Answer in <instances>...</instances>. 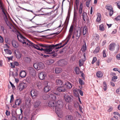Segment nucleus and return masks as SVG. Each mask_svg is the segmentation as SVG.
I'll list each match as a JSON object with an SVG mask.
<instances>
[{"label":"nucleus","instance_id":"obj_1","mask_svg":"<svg viewBox=\"0 0 120 120\" xmlns=\"http://www.w3.org/2000/svg\"><path fill=\"white\" fill-rule=\"evenodd\" d=\"M50 100L48 103L49 106L52 107H55L56 113L59 117H61L62 114V112L61 110L63 106L62 101L59 100L56 102H55L56 98L55 95L52 94L49 96Z\"/></svg>","mask_w":120,"mask_h":120},{"label":"nucleus","instance_id":"obj_2","mask_svg":"<svg viewBox=\"0 0 120 120\" xmlns=\"http://www.w3.org/2000/svg\"><path fill=\"white\" fill-rule=\"evenodd\" d=\"M19 41L22 43L23 45L25 46H28L30 41L27 39L22 34H20L17 36Z\"/></svg>","mask_w":120,"mask_h":120},{"label":"nucleus","instance_id":"obj_3","mask_svg":"<svg viewBox=\"0 0 120 120\" xmlns=\"http://www.w3.org/2000/svg\"><path fill=\"white\" fill-rule=\"evenodd\" d=\"M1 9L2 12L4 13L5 17L4 18L5 21L6 22L8 21V20L6 14V11L5 9L4 6L2 1L0 0V10Z\"/></svg>","mask_w":120,"mask_h":120},{"label":"nucleus","instance_id":"obj_4","mask_svg":"<svg viewBox=\"0 0 120 120\" xmlns=\"http://www.w3.org/2000/svg\"><path fill=\"white\" fill-rule=\"evenodd\" d=\"M105 8L109 11V15L110 16L112 15L113 13L112 6L108 4L105 6Z\"/></svg>","mask_w":120,"mask_h":120},{"label":"nucleus","instance_id":"obj_5","mask_svg":"<svg viewBox=\"0 0 120 120\" xmlns=\"http://www.w3.org/2000/svg\"><path fill=\"white\" fill-rule=\"evenodd\" d=\"M72 96L70 95H65L64 96V99L68 103H70L72 101Z\"/></svg>","mask_w":120,"mask_h":120},{"label":"nucleus","instance_id":"obj_6","mask_svg":"<svg viewBox=\"0 0 120 120\" xmlns=\"http://www.w3.org/2000/svg\"><path fill=\"white\" fill-rule=\"evenodd\" d=\"M81 30L80 29L79 30H78L74 31V35L76 39L78 40L79 39L81 35Z\"/></svg>","mask_w":120,"mask_h":120},{"label":"nucleus","instance_id":"obj_7","mask_svg":"<svg viewBox=\"0 0 120 120\" xmlns=\"http://www.w3.org/2000/svg\"><path fill=\"white\" fill-rule=\"evenodd\" d=\"M27 86L26 84L24 83H20L18 87V89L20 91L22 90L23 89Z\"/></svg>","mask_w":120,"mask_h":120},{"label":"nucleus","instance_id":"obj_8","mask_svg":"<svg viewBox=\"0 0 120 120\" xmlns=\"http://www.w3.org/2000/svg\"><path fill=\"white\" fill-rule=\"evenodd\" d=\"M53 45H52L49 46L48 47H47L45 49V52L46 53L48 52H49L51 51L53 49H55Z\"/></svg>","mask_w":120,"mask_h":120},{"label":"nucleus","instance_id":"obj_9","mask_svg":"<svg viewBox=\"0 0 120 120\" xmlns=\"http://www.w3.org/2000/svg\"><path fill=\"white\" fill-rule=\"evenodd\" d=\"M30 93L31 96L35 98L38 95V92L36 90H33L31 91Z\"/></svg>","mask_w":120,"mask_h":120},{"label":"nucleus","instance_id":"obj_10","mask_svg":"<svg viewBox=\"0 0 120 120\" xmlns=\"http://www.w3.org/2000/svg\"><path fill=\"white\" fill-rule=\"evenodd\" d=\"M29 72L30 74L32 76H34L36 75V71L33 68L30 67L29 68Z\"/></svg>","mask_w":120,"mask_h":120},{"label":"nucleus","instance_id":"obj_11","mask_svg":"<svg viewBox=\"0 0 120 120\" xmlns=\"http://www.w3.org/2000/svg\"><path fill=\"white\" fill-rule=\"evenodd\" d=\"M57 90L60 92H63L65 91L66 89L64 86H60L57 88Z\"/></svg>","mask_w":120,"mask_h":120},{"label":"nucleus","instance_id":"obj_12","mask_svg":"<svg viewBox=\"0 0 120 120\" xmlns=\"http://www.w3.org/2000/svg\"><path fill=\"white\" fill-rule=\"evenodd\" d=\"M115 44L114 43H111L109 45V49L111 51L114 50L115 46Z\"/></svg>","mask_w":120,"mask_h":120},{"label":"nucleus","instance_id":"obj_13","mask_svg":"<svg viewBox=\"0 0 120 120\" xmlns=\"http://www.w3.org/2000/svg\"><path fill=\"white\" fill-rule=\"evenodd\" d=\"M16 58L18 59H19L22 56V54L18 50H16L14 52Z\"/></svg>","mask_w":120,"mask_h":120},{"label":"nucleus","instance_id":"obj_14","mask_svg":"<svg viewBox=\"0 0 120 120\" xmlns=\"http://www.w3.org/2000/svg\"><path fill=\"white\" fill-rule=\"evenodd\" d=\"M38 77L41 80H43L45 79L46 75L45 73L42 72L38 74Z\"/></svg>","mask_w":120,"mask_h":120},{"label":"nucleus","instance_id":"obj_15","mask_svg":"<svg viewBox=\"0 0 120 120\" xmlns=\"http://www.w3.org/2000/svg\"><path fill=\"white\" fill-rule=\"evenodd\" d=\"M29 44L28 46H32L38 50H40L39 47L38 45L33 43L31 41H30Z\"/></svg>","mask_w":120,"mask_h":120},{"label":"nucleus","instance_id":"obj_16","mask_svg":"<svg viewBox=\"0 0 120 120\" xmlns=\"http://www.w3.org/2000/svg\"><path fill=\"white\" fill-rule=\"evenodd\" d=\"M82 19L85 21H86L85 20L87 19L88 18L87 13L84 11L82 12Z\"/></svg>","mask_w":120,"mask_h":120},{"label":"nucleus","instance_id":"obj_17","mask_svg":"<svg viewBox=\"0 0 120 120\" xmlns=\"http://www.w3.org/2000/svg\"><path fill=\"white\" fill-rule=\"evenodd\" d=\"M64 85V86L66 85L67 88L68 89H70L72 87V85L71 83L68 81L66 82Z\"/></svg>","mask_w":120,"mask_h":120},{"label":"nucleus","instance_id":"obj_18","mask_svg":"<svg viewBox=\"0 0 120 120\" xmlns=\"http://www.w3.org/2000/svg\"><path fill=\"white\" fill-rule=\"evenodd\" d=\"M41 103V102L38 100H37L34 104V106L35 108L38 107Z\"/></svg>","mask_w":120,"mask_h":120},{"label":"nucleus","instance_id":"obj_19","mask_svg":"<svg viewBox=\"0 0 120 120\" xmlns=\"http://www.w3.org/2000/svg\"><path fill=\"white\" fill-rule=\"evenodd\" d=\"M56 84L58 85H61L63 83V82L61 80L59 79H57L56 80Z\"/></svg>","mask_w":120,"mask_h":120},{"label":"nucleus","instance_id":"obj_20","mask_svg":"<svg viewBox=\"0 0 120 120\" xmlns=\"http://www.w3.org/2000/svg\"><path fill=\"white\" fill-rule=\"evenodd\" d=\"M97 15L98 17L96 19L97 21L98 22L100 23L101 22V15L99 13L97 14Z\"/></svg>","mask_w":120,"mask_h":120},{"label":"nucleus","instance_id":"obj_21","mask_svg":"<svg viewBox=\"0 0 120 120\" xmlns=\"http://www.w3.org/2000/svg\"><path fill=\"white\" fill-rule=\"evenodd\" d=\"M23 60L25 62L29 63L31 61V59L29 57H25L23 58Z\"/></svg>","mask_w":120,"mask_h":120},{"label":"nucleus","instance_id":"obj_22","mask_svg":"<svg viewBox=\"0 0 120 120\" xmlns=\"http://www.w3.org/2000/svg\"><path fill=\"white\" fill-rule=\"evenodd\" d=\"M74 16H73V20L74 21H76L77 20V11L75 10V8L74 9Z\"/></svg>","mask_w":120,"mask_h":120},{"label":"nucleus","instance_id":"obj_23","mask_svg":"<svg viewBox=\"0 0 120 120\" xmlns=\"http://www.w3.org/2000/svg\"><path fill=\"white\" fill-rule=\"evenodd\" d=\"M69 39L66 38L65 40L63 41H64V42L63 43H64V44L60 46V47H58V48H60L64 46L65 45H66L68 41H69Z\"/></svg>","mask_w":120,"mask_h":120},{"label":"nucleus","instance_id":"obj_24","mask_svg":"<svg viewBox=\"0 0 120 120\" xmlns=\"http://www.w3.org/2000/svg\"><path fill=\"white\" fill-rule=\"evenodd\" d=\"M83 7V4L82 3H81L79 6V15H81L82 12Z\"/></svg>","mask_w":120,"mask_h":120},{"label":"nucleus","instance_id":"obj_25","mask_svg":"<svg viewBox=\"0 0 120 120\" xmlns=\"http://www.w3.org/2000/svg\"><path fill=\"white\" fill-rule=\"evenodd\" d=\"M87 30V27L86 26H85L82 30V34L83 35H85L86 34Z\"/></svg>","mask_w":120,"mask_h":120},{"label":"nucleus","instance_id":"obj_26","mask_svg":"<svg viewBox=\"0 0 120 120\" xmlns=\"http://www.w3.org/2000/svg\"><path fill=\"white\" fill-rule=\"evenodd\" d=\"M96 76L98 78L101 77L103 76L102 73L100 71H98L96 73Z\"/></svg>","mask_w":120,"mask_h":120},{"label":"nucleus","instance_id":"obj_27","mask_svg":"<svg viewBox=\"0 0 120 120\" xmlns=\"http://www.w3.org/2000/svg\"><path fill=\"white\" fill-rule=\"evenodd\" d=\"M26 72L24 71H21L20 73V76L22 78L25 77L26 75Z\"/></svg>","mask_w":120,"mask_h":120},{"label":"nucleus","instance_id":"obj_28","mask_svg":"<svg viewBox=\"0 0 120 120\" xmlns=\"http://www.w3.org/2000/svg\"><path fill=\"white\" fill-rule=\"evenodd\" d=\"M38 70L43 68L44 67V64L42 62H39L38 63Z\"/></svg>","mask_w":120,"mask_h":120},{"label":"nucleus","instance_id":"obj_29","mask_svg":"<svg viewBox=\"0 0 120 120\" xmlns=\"http://www.w3.org/2000/svg\"><path fill=\"white\" fill-rule=\"evenodd\" d=\"M12 44L13 46L15 48H17L18 45L17 42L15 41H13L12 42Z\"/></svg>","mask_w":120,"mask_h":120},{"label":"nucleus","instance_id":"obj_30","mask_svg":"<svg viewBox=\"0 0 120 120\" xmlns=\"http://www.w3.org/2000/svg\"><path fill=\"white\" fill-rule=\"evenodd\" d=\"M73 116L71 115L67 116L66 117L65 120H73Z\"/></svg>","mask_w":120,"mask_h":120},{"label":"nucleus","instance_id":"obj_31","mask_svg":"<svg viewBox=\"0 0 120 120\" xmlns=\"http://www.w3.org/2000/svg\"><path fill=\"white\" fill-rule=\"evenodd\" d=\"M64 42V41H62V42L60 43L55 45H53V46H54V47L55 49H59L60 48H58V47H60V46Z\"/></svg>","mask_w":120,"mask_h":120},{"label":"nucleus","instance_id":"obj_32","mask_svg":"<svg viewBox=\"0 0 120 120\" xmlns=\"http://www.w3.org/2000/svg\"><path fill=\"white\" fill-rule=\"evenodd\" d=\"M86 50V43L83 45L82 46L81 50L83 52H85Z\"/></svg>","mask_w":120,"mask_h":120},{"label":"nucleus","instance_id":"obj_33","mask_svg":"<svg viewBox=\"0 0 120 120\" xmlns=\"http://www.w3.org/2000/svg\"><path fill=\"white\" fill-rule=\"evenodd\" d=\"M51 89V88L48 86H45L44 88V90L45 92H47L49 91Z\"/></svg>","mask_w":120,"mask_h":120},{"label":"nucleus","instance_id":"obj_34","mask_svg":"<svg viewBox=\"0 0 120 120\" xmlns=\"http://www.w3.org/2000/svg\"><path fill=\"white\" fill-rule=\"evenodd\" d=\"M55 71L56 74H58L61 72L62 71V70L60 68H56L55 69Z\"/></svg>","mask_w":120,"mask_h":120},{"label":"nucleus","instance_id":"obj_35","mask_svg":"<svg viewBox=\"0 0 120 120\" xmlns=\"http://www.w3.org/2000/svg\"><path fill=\"white\" fill-rule=\"evenodd\" d=\"M21 101L20 99H17L15 101V104L17 105H19L21 104Z\"/></svg>","mask_w":120,"mask_h":120},{"label":"nucleus","instance_id":"obj_36","mask_svg":"<svg viewBox=\"0 0 120 120\" xmlns=\"http://www.w3.org/2000/svg\"><path fill=\"white\" fill-rule=\"evenodd\" d=\"M79 89H74L73 90V92L75 96H78V92L79 90Z\"/></svg>","mask_w":120,"mask_h":120},{"label":"nucleus","instance_id":"obj_37","mask_svg":"<svg viewBox=\"0 0 120 120\" xmlns=\"http://www.w3.org/2000/svg\"><path fill=\"white\" fill-rule=\"evenodd\" d=\"M58 63L60 64H61V65L63 66L64 65H66L67 64V62L66 61L64 60H62L60 61H59Z\"/></svg>","mask_w":120,"mask_h":120},{"label":"nucleus","instance_id":"obj_38","mask_svg":"<svg viewBox=\"0 0 120 120\" xmlns=\"http://www.w3.org/2000/svg\"><path fill=\"white\" fill-rule=\"evenodd\" d=\"M105 29V27L104 25L101 24L99 26V30L101 31H103Z\"/></svg>","mask_w":120,"mask_h":120},{"label":"nucleus","instance_id":"obj_39","mask_svg":"<svg viewBox=\"0 0 120 120\" xmlns=\"http://www.w3.org/2000/svg\"><path fill=\"white\" fill-rule=\"evenodd\" d=\"M4 50L6 53L8 54L11 55L12 53V52L11 50L8 49H5Z\"/></svg>","mask_w":120,"mask_h":120},{"label":"nucleus","instance_id":"obj_40","mask_svg":"<svg viewBox=\"0 0 120 120\" xmlns=\"http://www.w3.org/2000/svg\"><path fill=\"white\" fill-rule=\"evenodd\" d=\"M100 48L98 46L96 47V48L93 52V53L94 54H96L100 50Z\"/></svg>","mask_w":120,"mask_h":120},{"label":"nucleus","instance_id":"obj_41","mask_svg":"<svg viewBox=\"0 0 120 120\" xmlns=\"http://www.w3.org/2000/svg\"><path fill=\"white\" fill-rule=\"evenodd\" d=\"M50 95H49H49L47 94H44L42 98L44 100L46 99H48L49 97V96Z\"/></svg>","mask_w":120,"mask_h":120},{"label":"nucleus","instance_id":"obj_42","mask_svg":"<svg viewBox=\"0 0 120 120\" xmlns=\"http://www.w3.org/2000/svg\"><path fill=\"white\" fill-rule=\"evenodd\" d=\"M94 37L97 41L99 40V36L98 35L96 34H95L94 35Z\"/></svg>","mask_w":120,"mask_h":120},{"label":"nucleus","instance_id":"obj_43","mask_svg":"<svg viewBox=\"0 0 120 120\" xmlns=\"http://www.w3.org/2000/svg\"><path fill=\"white\" fill-rule=\"evenodd\" d=\"M103 89L104 91H106V83L105 82H103Z\"/></svg>","mask_w":120,"mask_h":120},{"label":"nucleus","instance_id":"obj_44","mask_svg":"<svg viewBox=\"0 0 120 120\" xmlns=\"http://www.w3.org/2000/svg\"><path fill=\"white\" fill-rule=\"evenodd\" d=\"M75 72L77 74H78L79 73V68L78 67H76L75 69Z\"/></svg>","mask_w":120,"mask_h":120},{"label":"nucleus","instance_id":"obj_45","mask_svg":"<svg viewBox=\"0 0 120 120\" xmlns=\"http://www.w3.org/2000/svg\"><path fill=\"white\" fill-rule=\"evenodd\" d=\"M72 32L69 31L68 35V36L67 37V38L69 39L71 38V35H72Z\"/></svg>","mask_w":120,"mask_h":120},{"label":"nucleus","instance_id":"obj_46","mask_svg":"<svg viewBox=\"0 0 120 120\" xmlns=\"http://www.w3.org/2000/svg\"><path fill=\"white\" fill-rule=\"evenodd\" d=\"M74 30L73 25H71L69 31L73 32Z\"/></svg>","mask_w":120,"mask_h":120},{"label":"nucleus","instance_id":"obj_47","mask_svg":"<svg viewBox=\"0 0 120 120\" xmlns=\"http://www.w3.org/2000/svg\"><path fill=\"white\" fill-rule=\"evenodd\" d=\"M4 41L3 38L0 35V43H2Z\"/></svg>","mask_w":120,"mask_h":120},{"label":"nucleus","instance_id":"obj_48","mask_svg":"<svg viewBox=\"0 0 120 120\" xmlns=\"http://www.w3.org/2000/svg\"><path fill=\"white\" fill-rule=\"evenodd\" d=\"M34 66L35 69L38 70V63H35L34 64Z\"/></svg>","mask_w":120,"mask_h":120},{"label":"nucleus","instance_id":"obj_49","mask_svg":"<svg viewBox=\"0 0 120 120\" xmlns=\"http://www.w3.org/2000/svg\"><path fill=\"white\" fill-rule=\"evenodd\" d=\"M14 98L13 95L12 94L11 95V99L10 101V103H11L14 100Z\"/></svg>","mask_w":120,"mask_h":120},{"label":"nucleus","instance_id":"obj_50","mask_svg":"<svg viewBox=\"0 0 120 120\" xmlns=\"http://www.w3.org/2000/svg\"><path fill=\"white\" fill-rule=\"evenodd\" d=\"M54 62V61L52 60H50L47 61V62L49 63V64H51Z\"/></svg>","mask_w":120,"mask_h":120},{"label":"nucleus","instance_id":"obj_51","mask_svg":"<svg viewBox=\"0 0 120 120\" xmlns=\"http://www.w3.org/2000/svg\"><path fill=\"white\" fill-rule=\"evenodd\" d=\"M50 55L52 56V57H55L57 55V54L56 53H52L50 54Z\"/></svg>","mask_w":120,"mask_h":120},{"label":"nucleus","instance_id":"obj_52","mask_svg":"<svg viewBox=\"0 0 120 120\" xmlns=\"http://www.w3.org/2000/svg\"><path fill=\"white\" fill-rule=\"evenodd\" d=\"M90 0H88L86 2V5L88 7H89V5L90 4Z\"/></svg>","mask_w":120,"mask_h":120},{"label":"nucleus","instance_id":"obj_53","mask_svg":"<svg viewBox=\"0 0 120 120\" xmlns=\"http://www.w3.org/2000/svg\"><path fill=\"white\" fill-rule=\"evenodd\" d=\"M97 60V58L96 57H94L93 58L92 64H93Z\"/></svg>","mask_w":120,"mask_h":120},{"label":"nucleus","instance_id":"obj_54","mask_svg":"<svg viewBox=\"0 0 120 120\" xmlns=\"http://www.w3.org/2000/svg\"><path fill=\"white\" fill-rule=\"evenodd\" d=\"M79 84L81 85H82V84H83V81L81 79H79Z\"/></svg>","mask_w":120,"mask_h":120},{"label":"nucleus","instance_id":"obj_55","mask_svg":"<svg viewBox=\"0 0 120 120\" xmlns=\"http://www.w3.org/2000/svg\"><path fill=\"white\" fill-rule=\"evenodd\" d=\"M116 58L118 60H120V54H118L116 57Z\"/></svg>","mask_w":120,"mask_h":120},{"label":"nucleus","instance_id":"obj_56","mask_svg":"<svg viewBox=\"0 0 120 120\" xmlns=\"http://www.w3.org/2000/svg\"><path fill=\"white\" fill-rule=\"evenodd\" d=\"M117 76H113L112 78V80L114 82H115V81L114 80L115 79H117Z\"/></svg>","mask_w":120,"mask_h":120},{"label":"nucleus","instance_id":"obj_57","mask_svg":"<svg viewBox=\"0 0 120 120\" xmlns=\"http://www.w3.org/2000/svg\"><path fill=\"white\" fill-rule=\"evenodd\" d=\"M17 116L18 117V118L19 119H22V114H21L20 115H18Z\"/></svg>","mask_w":120,"mask_h":120},{"label":"nucleus","instance_id":"obj_58","mask_svg":"<svg viewBox=\"0 0 120 120\" xmlns=\"http://www.w3.org/2000/svg\"><path fill=\"white\" fill-rule=\"evenodd\" d=\"M75 5L77 6V8L78 6V5H79V0H75Z\"/></svg>","mask_w":120,"mask_h":120},{"label":"nucleus","instance_id":"obj_59","mask_svg":"<svg viewBox=\"0 0 120 120\" xmlns=\"http://www.w3.org/2000/svg\"><path fill=\"white\" fill-rule=\"evenodd\" d=\"M10 64L12 68H15V65L14 63H11Z\"/></svg>","mask_w":120,"mask_h":120},{"label":"nucleus","instance_id":"obj_60","mask_svg":"<svg viewBox=\"0 0 120 120\" xmlns=\"http://www.w3.org/2000/svg\"><path fill=\"white\" fill-rule=\"evenodd\" d=\"M79 93L80 95L82 96L83 95V92H82V91L81 90H80L79 89Z\"/></svg>","mask_w":120,"mask_h":120},{"label":"nucleus","instance_id":"obj_61","mask_svg":"<svg viewBox=\"0 0 120 120\" xmlns=\"http://www.w3.org/2000/svg\"><path fill=\"white\" fill-rule=\"evenodd\" d=\"M103 57H106V55L105 53V51L104 50L103 52Z\"/></svg>","mask_w":120,"mask_h":120},{"label":"nucleus","instance_id":"obj_62","mask_svg":"<svg viewBox=\"0 0 120 120\" xmlns=\"http://www.w3.org/2000/svg\"><path fill=\"white\" fill-rule=\"evenodd\" d=\"M5 113L6 115L8 116L10 115V112L8 111V110H6Z\"/></svg>","mask_w":120,"mask_h":120},{"label":"nucleus","instance_id":"obj_63","mask_svg":"<svg viewBox=\"0 0 120 120\" xmlns=\"http://www.w3.org/2000/svg\"><path fill=\"white\" fill-rule=\"evenodd\" d=\"M82 60H79V66L81 67L82 65Z\"/></svg>","mask_w":120,"mask_h":120},{"label":"nucleus","instance_id":"obj_64","mask_svg":"<svg viewBox=\"0 0 120 120\" xmlns=\"http://www.w3.org/2000/svg\"><path fill=\"white\" fill-rule=\"evenodd\" d=\"M117 20H120V15L117 16L115 19Z\"/></svg>","mask_w":120,"mask_h":120}]
</instances>
